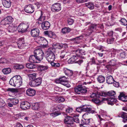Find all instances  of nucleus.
<instances>
[{
    "instance_id": "obj_24",
    "label": "nucleus",
    "mask_w": 127,
    "mask_h": 127,
    "mask_svg": "<svg viewBox=\"0 0 127 127\" xmlns=\"http://www.w3.org/2000/svg\"><path fill=\"white\" fill-rule=\"evenodd\" d=\"M83 38L82 36H80L71 39V41L74 42L75 44H77L80 43V40H81Z\"/></svg>"
},
{
    "instance_id": "obj_52",
    "label": "nucleus",
    "mask_w": 127,
    "mask_h": 127,
    "mask_svg": "<svg viewBox=\"0 0 127 127\" xmlns=\"http://www.w3.org/2000/svg\"><path fill=\"white\" fill-rule=\"evenodd\" d=\"M51 65L55 67H59L60 66V64L59 63H55L53 62L51 63Z\"/></svg>"
},
{
    "instance_id": "obj_53",
    "label": "nucleus",
    "mask_w": 127,
    "mask_h": 127,
    "mask_svg": "<svg viewBox=\"0 0 127 127\" xmlns=\"http://www.w3.org/2000/svg\"><path fill=\"white\" fill-rule=\"evenodd\" d=\"M68 24L70 25H72L74 22V20L71 18H68L67 21Z\"/></svg>"
},
{
    "instance_id": "obj_20",
    "label": "nucleus",
    "mask_w": 127,
    "mask_h": 127,
    "mask_svg": "<svg viewBox=\"0 0 127 127\" xmlns=\"http://www.w3.org/2000/svg\"><path fill=\"white\" fill-rule=\"evenodd\" d=\"M98 27V25L97 24H92L90 25L89 27V30H88L89 34L88 35H90L93 32V30L94 29H96ZM99 27V26H98Z\"/></svg>"
},
{
    "instance_id": "obj_50",
    "label": "nucleus",
    "mask_w": 127,
    "mask_h": 127,
    "mask_svg": "<svg viewBox=\"0 0 127 127\" xmlns=\"http://www.w3.org/2000/svg\"><path fill=\"white\" fill-rule=\"evenodd\" d=\"M5 103L2 99L0 97V107H3L5 105Z\"/></svg>"
},
{
    "instance_id": "obj_60",
    "label": "nucleus",
    "mask_w": 127,
    "mask_h": 127,
    "mask_svg": "<svg viewBox=\"0 0 127 127\" xmlns=\"http://www.w3.org/2000/svg\"><path fill=\"white\" fill-rule=\"evenodd\" d=\"M125 95L122 93H120L119 96H118V98L119 99H123L124 98V97L125 96Z\"/></svg>"
},
{
    "instance_id": "obj_64",
    "label": "nucleus",
    "mask_w": 127,
    "mask_h": 127,
    "mask_svg": "<svg viewBox=\"0 0 127 127\" xmlns=\"http://www.w3.org/2000/svg\"><path fill=\"white\" fill-rule=\"evenodd\" d=\"M83 61L82 60H79L78 61H77L76 63H77L79 64L80 65H81L83 63Z\"/></svg>"
},
{
    "instance_id": "obj_19",
    "label": "nucleus",
    "mask_w": 127,
    "mask_h": 127,
    "mask_svg": "<svg viewBox=\"0 0 127 127\" xmlns=\"http://www.w3.org/2000/svg\"><path fill=\"white\" fill-rule=\"evenodd\" d=\"M17 44L18 48L20 49H22L25 46V44L24 39H20V40L17 42Z\"/></svg>"
},
{
    "instance_id": "obj_3",
    "label": "nucleus",
    "mask_w": 127,
    "mask_h": 127,
    "mask_svg": "<svg viewBox=\"0 0 127 127\" xmlns=\"http://www.w3.org/2000/svg\"><path fill=\"white\" fill-rule=\"evenodd\" d=\"M55 49L52 48L48 49L46 53L45 57L49 62H53L55 58V56L54 53Z\"/></svg>"
},
{
    "instance_id": "obj_32",
    "label": "nucleus",
    "mask_w": 127,
    "mask_h": 127,
    "mask_svg": "<svg viewBox=\"0 0 127 127\" xmlns=\"http://www.w3.org/2000/svg\"><path fill=\"white\" fill-rule=\"evenodd\" d=\"M17 29L16 27H15L13 25L9 26L8 28V31L10 32H13L16 31Z\"/></svg>"
},
{
    "instance_id": "obj_62",
    "label": "nucleus",
    "mask_w": 127,
    "mask_h": 127,
    "mask_svg": "<svg viewBox=\"0 0 127 127\" xmlns=\"http://www.w3.org/2000/svg\"><path fill=\"white\" fill-rule=\"evenodd\" d=\"M62 85L68 88L70 87L71 86L70 85L68 82L64 83L62 84Z\"/></svg>"
},
{
    "instance_id": "obj_39",
    "label": "nucleus",
    "mask_w": 127,
    "mask_h": 127,
    "mask_svg": "<svg viewBox=\"0 0 127 127\" xmlns=\"http://www.w3.org/2000/svg\"><path fill=\"white\" fill-rule=\"evenodd\" d=\"M60 77L61 84H62L64 83L65 82H68V81L66 80L67 78L65 76H62Z\"/></svg>"
},
{
    "instance_id": "obj_38",
    "label": "nucleus",
    "mask_w": 127,
    "mask_h": 127,
    "mask_svg": "<svg viewBox=\"0 0 127 127\" xmlns=\"http://www.w3.org/2000/svg\"><path fill=\"white\" fill-rule=\"evenodd\" d=\"M85 5L90 9H93L94 8V4L92 2L86 3Z\"/></svg>"
},
{
    "instance_id": "obj_15",
    "label": "nucleus",
    "mask_w": 127,
    "mask_h": 127,
    "mask_svg": "<svg viewBox=\"0 0 127 127\" xmlns=\"http://www.w3.org/2000/svg\"><path fill=\"white\" fill-rule=\"evenodd\" d=\"M44 34L51 38L55 39L56 37V34L51 31H47L44 32Z\"/></svg>"
},
{
    "instance_id": "obj_4",
    "label": "nucleus",
    "mask_w": 127,
    "mask_h": 127,
    "mask_svg": "<svg viewBox=\"0 0 127 127\" xmlns=\"http://www.w3.org/2000/svg\"><path fill=\"white\" fill-rule=\"evenodd\" d=\"M34 53L36 57L37 61L39 62L43 60L44 53L41 49H37L35 50L34 51Z\"/></svg>"
},
{
    "instance_id": "obj_61",
    "label": "nucleus",
    "mask_w": 127,
    "mask_h": 127,
    "mask_svg": "<svg viewBox=\"0 0 127 127\" xmlns=\"http://www.w3.org/2000/svg\"><path fill=\"white\" fill-rule=\"evenodd\" d=\"M73 111L72 108H68L66 110V111L67 113H69L72 112Z\"/></svg>"
},
{
    "instance_id": "obj_30",
    "label": "nucleus",
    "mask_w": 127,
    "mask_h": 127,
    "mask_svg": "<svg viewBox=\"0 0 127 127\" xmlns=\"http://www.w3.org/2000/svg\"><path fill=\"white\" fill-rule=\"evenodd\" d=\"M106 80L107 83L108 84H112L114 81V80L111 76H109L107 77L106 78Z\"/></svg>"
},
{
    "instance_id": "obj_1",
    "label": "nucleus",
    "mask_w": 127,
    "mask_h": 127,
    "mask_svg": "<svg viewBox=\"0 0 127 127\" xmlns=\"http://www.w3.org/2000/svg\"><path fill=\"white\" fill-rule=\"evenodd\" d=\"M22 83V78L19 75H16L13 77L9 81L10 85L17 87L21 85Z\"/></svg>"
},
{
    "instance_id": "obj_16",
    "label": "nucleus",
    "mask_w": 127,
    "mask_h": 127,
    "mask_svg": "<svg viewBox=\"0 0 127 127\" xmlns=\"http://www.w3.org/2000/svg\"><path fill=\"white\" fill-rule=\"evenodd\" d=\"M53 47H56L57 49H61L63 48L64 49L66 47H67V46L65 44L57 43L56 44H53Z\"/></svg>"
},
{
    "instance_id": "obj_40",
    "label": "nucleus",
    "mask_w": 127,
    "mask_h": 127,
    "mask_svg": "<svg viewBox=\"0 0 127 127\" xmlns=\"http://www.w3.org/2000/svg\"><path fill=\"white\" fill-rule=\"evenodd\" d=\"M97 79L99 83H103L105 81V78L104 76L102 75H100L98 76Z\"/></svg>"
},
{
    "instance_id": "obj_57",
    "label": "nucleus",
    "mask_w": 127,
    "mask_h": 127,
    "mask_svg": "<svg viewBox=\"0 0 127 127\" xmlns=\"http://www.w3.org/2000/svg\"><path fill=\"white\" fill-rule=\"evenodd\" d=\"M66 54V53L64 51H62L61 52L60 55V57L61 58V59H63L65 55Z\"/></svg>"
},
{
    "instance_id": "obj_58",
    "label": "nucleus",
    "mask_w": 127,
    "mask_h": 127,
    "mask_svg": "<svg viewBox=\"0 0 127 127\" xmlns=\"http://www.w3.org/2000/svg\"><path fill=\"white\" fill-rule=\"evenodd\" d=\"M74 122H75L77 123H79V120L77 116H74Z\"/></svg>"
},
{
    "instance_id": "obj_21",
    "label": "nucleus",
    "mask_w": 127,
    "mask_h": 127,
    "mask_svg": "<svg viewBox=\"0 0 127 127\" xmlns=\"http://www.w3.org/2000/svg\"><path fill=\"white\" fill-rule=\"evenodd\" d=\"M83 111L87 112L89 113H93L95 112L94 110H92L91 107L88 106H83Z\"/></svg>"
},
{
    "instance_id": "obj_55",
    "label": "nucleus",
    "mask_w": 127,
    "mask_h": 127,
    "mask_svg": "<svg viewBox=\"0 0 127 127\" xmlns=\"http://www.w3.org/2000/svg\"><path fill=\"white\" fill-rule=\"evenodd\" d=\"M115 94V93L114 91H111L108 92V96H113Z\"/></svg>"
},
{
    "instance_id": "obj_17",
    "label": "nucleus",
    "mask_w": 127,
    "mask_h": 127,
    "mask_svg": "<svg viewBox=\"0 0 127 127\" xmlns=\"http://www.w3.org/2000/svg\"><path fill=\"white\" fill-rule=\"evenodd\" d=\"M50 23L47 21L43 22L41 24L42 28L44 30H48L50 28Z\"/></svg>"
},
{
    "instance_id": "obj_10",
    "label": "nucleus",
    "mask_w": 127,
    "mask_h": 127,
    "mask_svg": "<svg viewBox=\"0 0 127 127\" xmlns=\"http://www.w3.org/2000/svg\"><path fill=\"white\" fill-rule=\"evenodd\" d=\"M10 102L7 103V105L9 107H12L13 105L17 104L19 103V100L17 98H10Z\"/></svg>"
},
{
    "instance_id": "obj_13",
    "label": "nucleus",
    "mask_w": 127,
    "mask_h": 127,
    "mask_svg": "<svg viewBox=\"0 0 127 127\" xmlns=\"http://www.w3.org/2000/svg\"><path fill=\"white\" fill-rule=\"evenodd\" d=\"M76 55L77 57H79L81 58L84 59L85 57V53L84 50L82 49L78 50L76 52Z\"/></svg>"
},
{
    "instance_id": "obj_12",
    "label": "nucleus",
    "mask_w": 127,
    "mask_h": 127,
    "mask_svg": "<svg viewBox=\"0 0 127 127\" xmlns=\"http://www.w3.org/2000/svg\"><path fill=\"white\" fill-rule=\"evenodd\" d=\"M64 123L66 124L71 125L74 123L73 118L71 116H67L64 120Z\"/></svg>"
},
{
    "instance_id": "obj_45",
    "label": "nucleus",
    "mask_w": 127,
    "mask_h": 127,
    "mask_svg": "<svg viewBox=\"0 0 127 127\" xmlns=\"http://www.w3.org/2000/svg\"><path fill=\"white\" fill-rule=\"evenodd\" d=\"M5 19L9 24L11 23L13 20V18L11 16H7L5 18Z\"/></svg>"
},
{
    "instance_id": "obj_8",
    "label": "nucleus",
    "mask_w": 127,
    "mask_h": 127,
    "mask_svg": "<svg viewBox=\"0 0 127 127\" xmlns=\"http://www.w3.org/2000/svg\"><path fill=\"white\" fill-rule=\"evenodd\" d=\"M34 10L33 6L31 4L26 5L24 8L25 11L28 13H32L34 12Z\"/></svg>"
},
{
    "instance_id": "obj_47",
    "label": "nucleus",
    "mask_w": 127,
    "mask_h": 127,
    "mask_svg": "<svg viewBox=\"0 0 127 127\" xmlns=\"http://www.w3.org/2000/svg\"><path fill=\"white\" fill-rule=\"evenodd\" d=\"M119 21L121 22V24L123 25H126L127 23V21L124 18H122Z\"/></svg>"
},
{
    "instance_id": "obj_31",
    "label": "nucleus",
    "mask_w": 127,
    "mask_h": 127,
    "mask_svg": "<svg viewBox=\"0 0 127 127\" xmlns=\"http://www.w3.org/2000/svg\"><path fill=\"white\" fill-rule=\"evenodd\" d=\"M121 116L123 119V122H126L127 121V113L124 112H122L121 114Z\"/></svg>"
},
{
    "instance_id": "obj_44",
    "label": "nucleus",
    "mask_w": 127,
    "mask_h": 127,
    "mask_svg": "<svg viewBox=\"0 0 127 127\" xmlns=\"http://www.w3.org/2000/svg\"><path fill=\"white\" fill-rule=\"evenodd\" d=\"M6 91H10L12 93L15 94L18 92L17 89L15 88H8L6 89Z\"/></svg>"
},
{
    "instance_id": "obj_18",
    "label": "nucleus",
    "mask_w": 127,
    "mask_h": 127,
    "mask_svg": "<svg viewBox=\"0 0 127 127\" xmlns=\"http://www.w3.org/2000/svg\"><path fill=\"white\" fill-rule=\"evenodd\" d=\"M92 119L91 118L86 119L83 118V119L81 120V125L82 126L84 125H89L90 124V123L92 121Z\"/></svg>"
},
{
    "instance_id": "obj_43",
    "label": "nucleus",
    "mask_w": 127,
    "mask_h": 127,
    "mask_svg": "<svg viewBox=\"0 0 127 127\" xmlns=\"http://www.w3.org/2000/svg\"><path fill=\"white\" fill-rule=\"evenodd\" d=\"M115 38L114 37H111L108 38L107 40V42L109 44H111L113 43L115 41Z\"/></svg>"
},
{
    "instance_id": "obj_28",
    "label": "nucleus",
    "mask_w": 127,
    "mask_h": 127,
    "mask_svg": "<svg viewBox=\"0 0 127 127\" xmlns=\"http://www.w3.org/2000/svg\"><path fill=\"white\" fill-rule=\"evenodd\" d=\"M102 101H104L105 100H108L112 102H116L117 101V100L114 97H110L109 98H102Z\"/></svg>"
},
{
    "instance_id": "obj_25",
    "label": "nucleus",
    "mask_w": 127,
    "mask_h": 127,
    "mask_svg": "<svg viewBox=\"0 0 127 127\" xmlns=\"http://www.w3.org/2000/svg\"><path fill=\"white\" fill-rule=\"evenodd\" d=\"M2 3L4 6L9 8L11 5V1L10 0H2Z\"/></svg>"
},
{
    "instance_id": "obj_14",
    "label": "nucleus",
    "mask_w": 127,
    "mask_h": 127,
    "mask_svg": "<svg viewBox=\"0 0 127 127\" xmlns=\"http://www.w3.org/2000/svg\"><path fill=\"white\" fill-rule=\"evenodd\" d=\"M39 30L37 28H35L32 29L31 31V34L32 36L34 37H36L39 35Z\"/></svg>"
},
{
    "instance_id": "obj_29",
    "label": "nucleus",
    "mask_w": 127,
    "mask_h": 127,
    "mask_svg": "<svg viewBox=\"0 0 127 127\" xmlns=\"http://www.w3.org/2000/svg\"><path fill=\"white\" fill-rule=\"evenodd\" d=\"M77 59V57L76 55H74L69 59L67 62L69 64H72Z\"/></svg>"
},
{
    "instance_id": "obj_59",
    "label": "nucleus",
    "mask_w": 127,
    "mask_h": 127,
    "mask_svg": "<svg viewBox=\"0 0 127 127\" xmlns=\"http://www.w3.org/2000/svg\"><path fill=\"white\" fill-rule=\"evenodd\" d=\"M83 107H80L77 108L76 109V111L79 113H80L81 111H83Z\"/></svg>"
},
{
    "instance_id": "obj_9",
    "label": "nucleus",
    "mask_w": 127,
    "mask_h": 127,
    "mask_svg": "<svg viewBox=\"0 0 127 127\" xmlns=\"http://www.w3.org/2000/svg\"><path fill=\"white\" fill-rule=\"evenodd\" d=\"M61 9V4L59 3H56L53 4L51 8L52 11L54 12L59 11Z\"/></svg>"
},
{
    "instance_id": "obj_23",
    "label": "nucleus",
    "mask_w": 127,
    "mask_h": 127,
    "mask_svg": "<svg viewBox=\"0 0 127 127\" xmlns=\"http://www.w3.org/2000/svg\"><path fill=\"white\" fill-rule=\"evenodd\" d=\"M64 71L65 74L69 76H71L73 74V71L70 69L66 68H64Z\"/></svg>"
},
{
    "instance_id": "obj_37",
    "label": "nucleus",
    "mask_w": 127,
    "mask_h": 127,
    "mask_svg": "<svg viewBox=\"0 0 127 127\" xmlns=\"http://www.w3.org/2000/svg\"><path fill=\"white\" fill-rule=\"evenodd\" d=\"M11 71L10 68H8L3 69L2 70V71L4 74H7L11 72Z\"/></svg>"
},
{
    "instance_id": "obj_42",
    "label": "nucleus",
    "mask_w": 127,
    "mask_h": 127,
    "mask_svg": "<svg viewBox=\"0 0 127 127\" xmlns=\"http://www.w3.org/2000/svg\"><path fill=\"white\" fill-rule=\"evenodd\" d=\"M32 106L33 110H37L39 107V104L38 103H33Z\"/></svg>"
},
{
    "instance_id": "obj_48",
    "label": "nucleus",
    "mask_w": 127,
    "mask_h": 127,
    "mask_svg": "<svg viewBox=\"0 0 127 127\" xmlns=\"http://www.w3.org/2000/svg\"><path fill=\"white\" fill-rule=\"evenodd\" d=\"M61 114V113L57 111L54 112V113H52L50 114V115L54 117H55L58 116Z\"/></svg>"
},
{
    "instance_id": "obj_5",
    "label": "nucleus",
    "mask_w": 127,
    "mask_h": 127,
    "mask_svg": "<svg viewBox=\"0 0 127 127\" xmlns=\"http://www.w3.org/2000/svg\"><path fill=\"white\" fill-rule=\"evenodd\" d=\"M91 98H93L91 101L92 102L98 105H100L102 101L99 99L100 97L99 95L97 94L93 93L90 96Z\"/></svg>"
},
{
    "instance_id": "obj_56",
    "label": "nucleus",
    "mask_w": 127,
    "mask_h": 127,
    "mask_svg": "<svg viewBox=\"0 0 127 127\" xmlns=\"http://www.w3.org/2000/svg\"><path fill=\"white\" fill-rule=\"evenodd\" d=\"M0 24L2 25H5L9 24L7 21H6L5 18L1 21Z\"/></svg>"
},
{
    "instance_id": "obj_27",
    "label": "nucleus",
    "mask_w": 127,
    "mask_h": 127,
    "mask_svg": "<svg viewBox=\"0 0 127 127\" xmlns=\"http://www.w3.org/2000/svg\"><path fill=\"white\" fill-rule=\"evenodd\" d=\"M37 67L38 70L41 72L47 70L48 68V67L47 66L43 65H39Z\"/></svg>"
},
{
    "instance_id": "obj_54",
    "label": "nucleus",
    "mask_w": 127,
    "mask_h": 127,
    "mask_svg": "<svg viewBox=\"0 0 127 127\" xmlns=\"http://www.w3.org/2000/svg\"><path fill=\"white\" fill-rule=\"evenodd\" d=\"M7 63V61L6 59L3 58H0V64H3Z\"/></svg>"
},
{
    "instance_id": "obj_6",
    "label": "nucleus",
    "mask_w": 127,
    "mask_h": 127,
    "mask_svg": "<svg viewBox=\"0 0 127 127\" xmlns=\"http://www.w3.org/2000/svg\"><path fill=\"white\" fill-rule=\"evenodd\" d=\"M29 27L28 24L22 23L18 26L17 29L19 32L23 33L26 31Z\"/></svg>"
},
{
    "instance_id": "obj_34",
    "label": "nucleus",
    "mask_w": 127,
    "mask_h": 127,
    "mask_svg": "<svg viewBox=\"0 0 127 127\" xmlns=\"http://www.w3.org/2000/svg\"><path fill=\"white\" fill-rule=\"evenodd\" d=\"M39 41L42 43L43 45H46L48 44V42L47 40L44 37H41L40 38Z\"/></svg>"
},
{
    "instance_id": "obj_22",
    "label": "nucleus",
    "mask_w": 127,
    "mask_h": 127,
    "mask_svg": "<svg viewBox=\"0 0 127 127\" xmlns=\"http://www.w3.org/2000/svg\"><path fill=\"white\" fill-rule=\"evenodd\" d=\"M35 90L32 89H29L26 91L27 95L30 96H33L35 94Z\"/></svg>"
},
{
    "instance_id": "obj_26",
    "label": "nucleus",
    "mask_w": 127,
    "mask_h": 127,
    "mask_svg": "<svg viewBox=\"0 0 127 127\" xmlns=\"http://www.w3.org/2000/svg\"><path fill=\"white\" fill-rule=\"evenodd\" d=\"M29 61L31 63H38L36 57L35 56V55L34 54V55H32L30 56Z\"/></svg>"
},
{
    "instance_id": "obj_2",
    "label": "nucleus",
    "mask_w": 127,
    "mask_h": 127,
    "mask_svg": "<svg viewBox=\"0 0 127 127\" xmlns=\"http://www.w3.org/2000/svg\"><path fill=\"white\" fill-rule=\"evenodd\" d=\"M91 83V82H84L82 85H79L75 88V92L77 94H80L81 93L85 94L87 92V90L86 86H84V85H89Z\"/></svg>"
},
{
    "instance_id": "obj_7",
    "label": "nucleus",
    "mask_w": 127,
    "mask_h": 127,
    "mask_svg": "<svg viewBox=\"0 0 127 127\" xmlns=\"http://www.w3.org/2000/svg\"><path fill=\"white\" fill-rule=\"evenodd\" d=\"M42 82V78L40 77L36 78L34 81H31L29 85L31 87H35L40 85Z\"/></svg>"
},
{
    "instance_id": "obj_41",
    "label": "nucleus",
    "mask_w": 127,
    "mask_h": 127,
    "mask_svg": "<svg viewBox=\"0 0 127 127\" xmlns=\"http://www.w3.org/2000/svg\"><path fill=\"white\" fill-rule=\"evenodd\" d=\"M36 74L33 73L29 75V79L31 81H33L36 78Z\"/></svg>"
},
{
    "instance_id": "obj_35",
    "label": "nucleus",
    "mask_w": 127,
    "mask_h": 127,
    "mask_svg": "<svg viewBox=\"0 0 127 127\" xmlns=\"http://www.w3.org/2000/svg\"><path fill=\"white\" fill-rule=\"evenodd\" d=\"M24 67L23 65L19 64H15L13 66L14 69H22Z\"/></svg>"
},
{
    "instance_id": "obj_11",
    "label": "nucleus",
    "mask_w": 127,
    "mask_h": 127,
    "mask_svg": "<svg viewBox=\"0 0 127 127\" xmlns=\"http://www.w3.org/2000/svg\"><path fill=\"white\" fill-rule=\"evenodd\" d=\"M30 103L27 101L22 102L20 105L21 108L23 110L29 109L30 108Z\"/></svg>"
},
{
    "instance_id": "obj_46",
    "label": "nucleus",
    "mask_w": 127,
    "mask_h": 127,
    "mask_svg": "<svg viewBox=\"0 0 127 127\" xmlns=\"http://www.w3.org/2000/svg\"><path fill=\"white\" fill-rule=\"evenodd\" d=\"M64 98L61 96L56 98V102L58 103L63 102L64 101Z\"/></svg>"
},
{
    "instance_id": "obj_51",
    "label": "nucleus",
    "mask_w": 127,
    "mask_h": 127,
    "mask_svg": "<svg viewBox=\"0 0 127 127\" xmlns=\"http://www.w3.org/2000/svg\"><path fill=\"white\" fill-rule=\"evenodd\" d=\"M89 63L91 65L95 64H96L95 59L94 57H93L91 59Z\"/></svg>"
},
{
    "instance_id": "obj_63",
    "label": "nucleus",
    "mask_w": 127,
    "mask_h": 127,
    "mask_svg": "<svg viewBox=\"0 0 127 127\" xmlns=\"http://www.w3.org/2000/svg\"><path fill=\"white\" fill-rule=\"evenodd\" d=\"M126 56V53L125 52L121 53L120 54V57L122 58H124Z\"/></svg>"
},
{
    "instance_id": "obj_36",
    "label": "nucleus",
    "mask_w": 127,
    "mask_h": 127,
    "mask_svg": "<svg viewBox=\"0 0 127 127\" xmlns=\"http://www.w3.org/2000/svg\"><path fill=\"white\" fill-rule=\"evenodd\" d=\"M71 30V29L68 27H65L62 29L61 32L63 34H65L69 33Z\"/></svg>"
},
{
    "instance_id": "obj_49",
    "label": "nucleus",
    "mask_w": 127,
    "mask_h": 127,
    "mask_svg": "<svg viewBox=\"0 0 127 127\" xmlns=\"http://www.w3.org/2000/svg\"><path fill=\"white\" fill-rule=\"evenodd\" d=\"M109 65L112 66H115L116 64V61L113 60H111L109 63Z\"/></svg>"
},
{
    "instance_id": "obj_33",
    "label": "nucleus",
    "mask_w": 127,
    "mask_h": 127,
    "mask_svg": "<svg viewBox=\"0 0 127 127\" xmlns=\"http://www.w3.org/2000/svg\"><path fill=\"white\" fill-rule=\"evenodd\" d=\"M33 63H28L26 65V67L29 69H33L37 67V65Z\"/></svg>"
}]
</instances>
